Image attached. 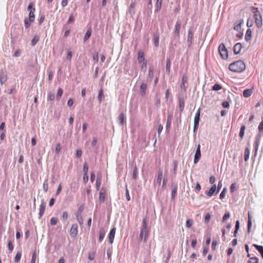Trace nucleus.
<instances>
[{
	"mask_svg": "<svg viewBox=\"0 0 263 263\" xmlns=\"http://www.w3.org/2000/svg\"><path fill=\"white\" fill-rule=\"evenodd\" d=\"M246 69V65L241 60H238L231 63L229 66V69L234 72H241Z\"/></svg>",
	"mask_w": 263,
	"mask_h": 263,
	"instance_id": "f257e3e1",
	"label": "nucleus"
},
{
	"mask_svg": "<svg viewBox=\"0 0 263 263\" xmlns=\"http://www.w3.org/2000/svg\"><path fill=\"white\" fill-rule=\"evenodd\" d=\"M251 10L253 12V18L255 19V25L257 28H260L262 26L261 14L257 8L252 7Z\"/></svg>",
	"mask_w": 263,
	"mask_h": 263,
	"instance_id": "f03ea898",
	"label": "nucleus"
},
{
	"mask_svg": "<svg viewBox=\"0 0 263 263\" xmlns=\"http://www.w3.org/2000/svg\"><path fill=\"white\" fill-rule=\"evenodd\" d=\"M140 231L142 234L144 235L143 241L146 243L148 237L149 229L147 227V221L145 218L143 219L142 226Z\"/></svg>",
	"mask_w": 263,
	"mask_h": 263,
	"instance_id": "7ed1b4c3",
	"label": "nucleus"
},
{
	"mask_svg": "<svg viewBox=\"0 0 263 263\" xmlns=\"http://www.w3.org/2000/svg\"><path fill=\"white\" fill-rule=\"evenodd\" d=\"M218 50L221 57L224 60L227 59L228 58V51L224 44L221 43L219 45Z\"/></svg>",
	"mask_w": 263,
	"mask_h": 263,
	"instance_id": "20e7f679",
	"label": "nucleus"
},
{
	"mask_svg": "<svg viewBox=\"0 0 263 263\" xmlns=\"http://www.w3.org/2000/svg\"><path fill=\"white\" fill-rule=\"evenodd\" d=\"M33 3H30L27 8V9L28 11H29V20H30V22H33L34 21L35 18V15H34V12H35V8H33Z\"/></svg>",
	"mask_w": 263,
	"mask_h": 263,
	"instance_id": "39448f33",
	"label": "nucleus"
},
{
	"mask_svg": "<svg viewBox=\"0 0 263 263\" xmlns=\"http://www.w3.org/2000/svg\"><path fill=\"white\" fill-rule=\"evenodd\" d=\"M181 22L180 21L178 20L175 24V37L178 39H179L180 30L181 28Z\"/></svg>",
	"mask_w": 263,
	"mask_h": 263,
	"instance_id": "423d86ee",
	"label": "nucleus"
},
{
	"mask_svg": "<svg viewBox=\"0 0 263 263\" xmlns=\"http://www.w3.org/2000/svg\"><path fill=\"white\" fill-rule=\"evenodd\" d=\"M200 108L198 109L197 112H196L195 117H194V130L195 131L199 124V121L200 119Z\"/></svg>",
	"mask_w": 263,
	"mask_h": 263,
	"instance_id": "0eeeda50",
	"label": "nucleus"
},
{
	"mask_svg": "<svg viewBox=\"0 0 263 263\" xmlns=\"http://www.w3.org/2000/svg\"><path fill=\"white\" fill-rule=\"evenodd\" d=\"M201 157L200 145L198 144L194 156V163L196 164Z\"/></svg>",
	"mask_w": 263,
	"mask_h": 263,
	"instance_id": "6e6552de",
	"label": "nucleus"
},
{
	"mask_svg": "<svg viewBox=\"0 0 263 263\" xmlns=\"http://www.w3.org/2000/svg\"><path fill=\"white\" fill-rule=\"evenodd\" d=\"M78 225L73 224L72 225L70 230V235L72 237H75L78 234Z\"/></svg>",
	"mask_w": 263,
	"mask_h": 263,
	"instance_id": "1a4fd4ad",
	"label": "nucleus"
},
{
	"mask_svg": "<svg viewBox=\"0 0 263 263\" xmlns=\"http://www.w3.org/2000/svg\"><path fill=\"white\" fill-rule=\"evenodd\" d=\"M115 233H116V228L114 227L111 229V230L109 233V236H108V241L111 244L112 243V242L114 241Z\"/></svg>",
	"mask_w": 263,
	"mask_h": 263,
	"instance_id": "9d476101",
	"label": "nucleus"
},
{
	"mask_svg": "<svg viewBox=\"0 0 263 263\" xmlns=\"http://www.w3.org/2000/svg\"><path fill=\"white\" fill-rule=\"evenodd\" d=\"M241 48H242V45L241 43H238L236 44L233 47L234 54H237L239 53Z\"/></svg>",
	"mask_w": 263,
	"mask_h": 263,
	"instance_id": "9b49d317",
	"label": "nucleus"
},
{
	"mask_svg": "<svg viewBox=\"0 0 263 263\" xmlns=\"http://www.w3.org/2000/svg\"><path fill=\"white\" fill-rule=\"evenodd\" d=\"M7 80V74L3 70L0 73V82L3 85Z\"/></svg>",
	"mask_w": 263,
	"mask_h": 263,
	"instance_id": "f8f14e48",
	"label": "nucleus"
},
{
	"mask_svg": "<svg viewBox=\"0 0 263 263\" xmlns=\"http://www.w3.org/2000/svg\"><path fill=\"white\" fill-rule=\"evenodd\" d=\"M45 208H46V203L44 201H42L40 205V212L39 213L40 217H41L43 215L45 210Z\"/></svg>",
	"mask_w": 263,
	"mask_h": 263,
	"instance_id": "ddd939ff",
	"label": "nucleus"
},
{
	"mask_svg": "<svg viewBox=\"0 0 263 263\" xmlns=\"http://www.w3.org/2000/svg\"><path fill=\"white\" fill-rule=\"evenodd\" d=\"M162 174H163V171L162 169H159L158 172V177L156 180V183L158 184V185H160L161 182L162 180Z\"/></svg>",
	"mask_w": 263,
	"mask_h": 263,
	"instance_id": "4468645a",
	"label": "nucleus"
},
{
	"mask_svg": "<svg viewBox=\"0 0 263 263\" xmlns=\"http://www.w3.org/2000/svg\"><path fill=\"white\" fill-rule=\"evenodd\" d=\"M187 77L185 74H183L182 77V82L180 85V88L181 89H183L184 91L186 90V86L185 85V84L187 82Z\"/></svg>",
	"mask_w": 263,
	"mask_h": 263,
	"instance_id": "2eb2a0df",
	"label": "nucleus"
},
{
	"mask_svg": "<svg viewBox=\"0 0 263 263\" xmlns=\"http://www.w3.org/2000/svg\"><path fill=\"white\" fill-rule=\"evenodd\" d=\"M216 190V184H214L208 191L206 192L205 193L208 196L211 197L214 194V193L215 192Z\"/></svg>",
	"mask_w": 263,
	"mask_h": 263,
	"instance_id": "dca6fc26",
	"label": "nucleus"
},
{
	"mask_svg": "<svg viewBox=\"0 0 263 263\" xmlns=\"http://www.w3.org/2000/svg\"><path fill=\"white\" fill-rule=\"evenodd\" d=\"M147 89V84L145 83H142L140 86V94L141 96H143L145 95L146 92V90Z\"/></svg>",
	"mask_w": 263,
	"mask_h": 263,
	"instance_id": "f3484780",
	"label": "nucleus"
},
{
	"mask_svg": "<svg viewBox=\"0 0 263 263\" xmlns=\"http://www.w3.org/2000/svg\"><path fill=\"white\" fill-rule=\"evenodd\" d=\"M193 38V33L191 29L189 30L187 42L189 45H191Z\"/></svg>",
	"mask_w": 263,
	"mask_h": 263,
	"instance_id": "a211bd4d",
	"label": "nucleus"
},
{
	"mask_svg": "<svg viewBox=\"0 0 263 263\" xmlns=\"http://www.w3.org/2000/svg\"><path fill=\"white\" fill-rule=\"evenodd\" d=\"M154 44L155 47H158L159 45V35L158 33H155L154 34Z\"/></svg>",
	"mask_w": 263,
	"mask_h": 263,
	"instance_id": "6ab92c4d",
	"label": "nucleus"
},
{
	"mask_svg": "<svg viewBox=\"0 0 263 263\" xmlns=\"http://www.w3.org/2000/svg\"><path fill=\"white\" fill-rule=\"evenodd\" d=\"M154 76V68L153 67H150L148 70V75L147 79L149 81L151 82L153 80Z\"/></svg>",
	"mask_w": 263,
	"mask_h": 263,
	"instance_id": "aec40b11",
	"label": "nucleus"
},
{
	"mask_svg": "<svg viewBox=\"0 0 263 263\" xmlns=\"http://www.w3.org/2000/svg\"><path fill=\"white\" fill-rule=\"evenodd\" d=\"M118 120L119 121V124L120 125H122L125 121V117L123 113L120 114L118 117Z\"/></svg>",
	"mask_w": 263,
	"mask_h": 263,
	"instance_id": "412c9836",
	"label": "nucleus"
},
{
	"mask_svg": "<svg viewBox=\"0 0 263 263\" xmlns=\"http://www.w3.org/2000/svg\"><path fill=\"white\" fill-rule=\"evenodd\" d=\"M252 227V216L250 214L248 213V232L250 233L251 231V229Z\"/></svg>",
	"mask_w": 263,
	"mask_h": 263,
	"instance_id": "4be33fe9",
	"label": "nucleus"
},
{
	"mask_svg": "<svg viewBox=\"0 0 263 263\" xmlns=\"http://www.w3.org/2000/svg\"><path fill=\"white\" fill-rule=\"evenodd\" d=\"M179 106L180 111H182L184 107V100L183 98H179Z\"/></svg>",
	"mask_w": 263,
	"mask_h": 263,
	"instance_id": "5701e85b",
	"label": "nucleus"
},
{
	"mask_svg": "<svg viewBox=\"0 0 263 263\" xmlns=\"http://www.w3.org/2000/svg\"><path fill=\"white\" fill-rule=\"evenodd\" d=\"M138 61L140 63L143 62L144 61H146L144 59V53L143 52L140 51H139V52H138Z\"/></svg>",
	"mask_w": 263,
	"mask_h": 263,
	"instance_id": "b1692460",
	"label": "nucleus"
},
{
	"mask_svg": "<svg viewBox=\"0 0 263 263\" xmlns=\"http://www.w3.org/2000/svg\"><path fill=\"white\" fill-rule=\"evenodd\" d=\"M105 198V191L102 189L100 192L99 200L101 202H104Z\"/></svg>",
	"mask_w": 263,
	"mask_h": 263,
	"instance_id": "393cba45",
	"label": "nucleus"
},
{
	"mask_svg": "<svg viewBox=\"0 0 263 263\" xmlns=\"http://www.w3.org/2000/svg\"><path fill=\"white\" fill-rule=\"evenodd\" d=\"M253 246L260 253L262 258H263V247L256 244H253Z\"/></svg>",
	"mask_w": 263,
	"mask_h": 263,
	"instance_id": "a878e982",
	"label": "nucleus"
},
{
	"mask_svg": "<svg viewBox=\"0 0 263 263\" xmlns=\"http://www.w3.org/2000/svg\"><path fill=\"white\" fill-rule=\"evenodd\" d=\"M251 37H252V31H251V29H248L247 30L246 33L245 40L247 41H249L251 40Z\"/></svg>",
	"mask_w": 263,
	"mask_h": 263,
	"instance_id": "bb28decb",
	"label": "nucleus"
},
{
	"mask_svg": "<svg viewBox=\"0 0 263 263\" xmlns=\"http://www.w3.org/2000/svg\"><path fill=\"white\" fill-rule=\"evenodd\" d=\"M252 93V91L251 89H245L243 91V96L244 97L248 98L251 96Z\"/></svg>",
	"mask_w": 263,
	"mask_h": 263,
	"instance_id": "cd10ccee",
	"label": "nucleus"
},
{
	"mask_svg": "<svg viewBox=\"0 0 263 263\" xmlns=\"http://www.w3.org/2000/svg\"><path fill=\"white\" fill-rule=\"evenodd\" d=\"M260 139V136L259 135H258L256 137L255 141V149L256 151H257L258 148Z\"/></svg>",
	"mask_w": 263,
	"mask_h": 263,
	"instance_id": "c85d7f7f",
	"label": "nucleus"
},
{
	"mask_svg": "<svg viewBox=\"0 0 263 263\" xmlns=\"http://www.w3.org/2000/svg\"><path fill=\"white\" fill-rule=\"evenodd\" d=\"M40 40V37L37 35H35L33 37V39L31 41V46H34L36 45V44Z\"/></svg>",
	"mask_w": 263,
	"mask_h": 263,
	"instance_id": "c756f323",
	"label": "nucleus"
},
{
	"mask_svg": "<svg viewBox=\"0 0 263 263\" xmlns=\"http://www.w3.org/2000/svg\"><path fill=\"white\" fill-rule=\"evenodd\" d=\"M105 235V232L103 229H101L99 232V240L100 242H101L104 239Z\"/></svg>",
	"mask_w": 263,
	"mask_h": 263,
	"instance_id": "7c9ffc66",
	"label": "nucleus"
},
{
	"mask_svg": "<svg viewBox=\"0 0 263 263\" xmlns=\"http://www.w3.org/2000/svg\"><path fill=\"white\" fill-rule=\"evenodd\" d=\"M101 184V175H98L96 180V188L97 190H99L100 186Z\"/></svg>",
	"mask_w": 263,
	"mask_h": 263,
	"instance_id": "2f4dec72",
	"label": "nucleus"
},
{
	"mask_svg": "<svg viewBox=\"0 0 263 263\" xmlns=\"http://www.w3.org/2000/svg\"><path fill=\"white\" fill-rule=\"evenodd\" d=\"M172 115H168L167 118V122L166 125V128L168 129L170 128L171 122H172Z\"/></svg>",
	"mask_w": 263,
	"mask_h": 263,
	"instance_id": "473e14b6",
	"label": "nucleus"
},
{
	"mask_svg": "<svg viewBox=\"0 0 263 263\" xmlns=\"http://www.w3.org/2000/svg\"><path fill=\"white\" fill-rule=\"evenodd\" d=\"M91 28H89L87 30L85 35V36L84 37V41H86L89 37L90 36H91Z\"/></svg>",
	"mask_w": 263,
	"mask_h": 263,
	"instance_id": "72a5a7b5",
	"label": "nucleus"
},
{
	"mask_svg": "<svg viewBox=\"0 0 263 263\" xmlns=\"http://www.w3.org/2000/svg\"><path fill=\"white\" fill-rule=\"evenodd\" d=\"M76 217H77V220L78 221L79 224L80 225H82L83 224V218L82 216V214L77 213Z\"/></svg>",
	"mask_w": 263,
	"mask_h": 263,
	"instance_id": "f704fd0d",
	"label": "nucleus"
},
{
	"mask_svg": "<svg viewBox=\"0 0 263 263\" xmlns=\"http://www.w3.org/2000/svg\"><path fill=\"white\" fill-rule=\"evenodd\" d=\"M162 0H157L156 4L155 11H158L160 10Z\"/></svg>",
	"mask_w": 263,
	"mask_h": 263,
	"instance_id": "c9c22d12",
	"label": "nucleus"
},
{
	"mask_svg": "<svg viewBox=\"0 0 263 263\" xmlns=\"http://www.w3.org/2000/svg\"><path fill=\"white\" fill-rule=\"evenodd\" d=\"M245 129H246L245 125H241V126L240 127V129L239 135V136L241 138V139H242L243 137Z\"/></svg>",
	"mask_w": 263,
	"mask_h": 263,
	"instance_id": "e433bc0d",
	"label": "nucleus"
},
{
	"mask_svg": "<svg viewBox=\"0 0 263 263\" xmlns=\"http://www.w3.org/2000/svg\"><path fill=\"white\" fill-rule=\"evenodd\" d=\"M63 93V89L61 88L58 89L56 98L58 100H60Z\"/></svg>",
	"mask_w": 263,
	"mask_h": 263,
	"instance_id": "4c0bfd02",
	"label": "nucleus"
},
{
	"mask_svg": "<svg viewBox=\"0 0 263 263\" xmlns=\"http://www.w3.org/2000/svg\"><path fill=\"white\" fill-rule=\"evenodd\" d=\"M249 155H250V150L248 148H246L245 150V156H244L245 161H247L249 159Z\"/></svg>",
	"mask_w": 263,
	"mask_h": 263,
	"instance_id": "58836bf2",
	"label": "nucleus"
},
{
	"mask_svg": "<svg viewBox=\"0 0 263 263\" xmlns=\"http://www.w3.org/2000/svg\"><path fill=\"white\" fill-rule=\"evenodd\" d=\"M138 176V168L136 165H135L133 173V178L135 180L137 179Z\"/></svg>",
	"mask_w": 263,
	"mask_h": 263,
	"instance_id": "ea45409f",
	"label": "nucleus"
},
{
	"mask_svg": "<svg viewBox=\"0 0 263 263\" xmlns=\"http://www.w3.org/2000/svg\"><path fill=\"white\" fill-rule=\"evenodd\" d=\"M104 96L103 95V90L102 89H101L99 90V95H98V100H99L100 103H101L102 102V101L104 99Z\"/></svg>",
	"mask_w": 263,
	"mask_h": 263,
	"instance_id": "a19ab883",
	"label": "nucleus"
},
{
	"mask_svg": "<svg viewBox=\"0 0 263 263\" xmlns=\"http://www.w3.org/2000/svg\"><path fill=\"white\" fill-rule=\"evenodd\" d=\"M170 68H171V61L169 59H166V71L169 73L170 72Z\"/></svg>",
	"mask_w": 263,
	"mask_h": 263,
	"instance_id": "79ce46f5",
	"label": "nucleus"
},
{
	"mask_svg": "<svg viewBox=\"0 0 263 263\" xmlns=\"http://www.w3.org/2000/svg\"><path fill=\"white\" fill-rule=\"evenodd\" d=\"M61 145L60 143H58L57 145H56V147H55V155H59L61 150Z\"/></svg>",
	"mask_w": 263,
	"mask_h": 263,
	"instance_id": "37998d69",
	"label": "nucleus"
},
{
	"mask_svg": "<svg viewBox=\"0 0 263 263\" xmlns=\"http://www.w3.org/2000/svg\"><path fill=\"white\" fill-rule=\"evenodd\" d=\"M43 190L47 192L48 190V180H45L44 182L43 185Z\"/></svg>",
	"mask_w": 263,
	"mask_h": 263,
	"instance_id": "c03bdc74",
	"label": "nucleus"
},
{
	"mask_svg": "<svg viewBox=\"0 0 263 263\" xmlns=\"http://www.w3.org/2000/svg\"><path fill=\"white\" fill-rule=\"evenodd\" d=\"M21 256H22V253L21 252H18L16 255H15V258H14V261L15 262H18L20 261V260L21 259Z\"/></svg>",
	"mask_w": 263,
	"mask_h": 263,
	"instance_id": "a18cd8bd",
	"label": "nucleus"
},
{
	"mask_svg": "<svg viewBox=\"0 0 263 263\" xmlns=\"http://www.w3.org/2000/svg\"><path fill=\"white\" fill-rule=\"evenodd\" d=\"M227 191V188L224 187L222 191L221 192V193H220V196H219V197L221 199H222L225 197Z\"/></svg>",
	"mask_w": 263,
	"mask_h": 263,
	"instance_id": "49530a36",
	"label": "nucleus"
},
{
	"mask_svg": "<svg viewBox=\"0 0 263 263\" xmlns=\"http://www.w3.org/2000/svg\"><path fill=\"white\" fill-rule=\"evenodd\" d=\"M55 98L54 93L53 92H49L48 96V100L49 101L54 100Z\"/></svg>",
	"mask_w": 263,
	"mask_h": 263,
	"instance_id": "de8ad7c7",
	"label": "nucleus"
},
{
	"mask_svg": "<svg viewBox=\"0 0 263 263\" xmlns=\"http://www.w3.org/2000/svg\"><path fill=\"white\" fill-rule=\"evenodd\" d=\"M96 252L95 251L89 252L88 254V259L90 260H92L95 258Z\"/></svg>",
	"mask_w": 263,
	"mask_h": 263,
	"instance_id": "09e8293b",
	"label": "nucleus"
},
{
	"mask_svg": "<svg viewBox=\"0 0 263 263\" xmlns=\"http://www.w3.org/2000/svg\"><path fill=\"white\" fill-rule=\"evenodd\" d=\"M142 64L141 66V70H143L144 72L146 70L147 68V61H144L143 62H142Z\"/></svg>",
	"mask_w": 263,
	"mask_h": 263,
	"instance_id": "8fccbe9b",
	"label": "nucleus"
},
{
	"mask_svg": "<svg viewBox=\"0 0 263 263\" xmlns=\"http://www.w3.org/2000/svg\"><path fill=\"white\" fill-rule=\"evenodd\" d=\"M193 223V221L191 219H189L186 221V227L187 228H190Z\"/></svg>",
	"mask_w": 263,
	"mask_h": 263,
	"instance_id": "3c124183",
	"label": "nucleus"
},
{
	"mask_svg": "<svg viewBox=\"0 0 263 263\" xmlns=\"http://www.w3.org/2000/svg\"><path fill=\"white\" fill-rule=\"evenodd\" d=\"M249 263H258V259L256 257L250 258L249 261Z\"/></svg>",
	"mask_w": 263,
	"mask_h": 263,
	"instance_id": "603ef678",
	"label": "nucleus"
},
{
	"mask_svg": "<svg viewBox=\"0 0 263 263\" xmlns=\"http://www.w3.org/2000/svg\"><path fill=\"white\" fill-rule=\"evenodd\" d=\"M230 217V214L229 212L225 213L222 217V222L226 221Z\"/></svg>",
	"mask_w": 263,
	"mask_h": 263,
	"instance_id": "864d4df0",
	"label": "nucleus"
},
{
	"mask_svg": "<svg viewBox=\"0 0 263 263\" xmlns=\"http://www.w3.org/2000/svg\"><path fill=\"white\" fill-rule=\"evenodd\" d=\"M36 259V253L35 251H33L32 253V258L31 260V263H35Z\"/></svg>",
	"mask_w": 263,
	"mask_h": 263,
	"instance_id": "5fc2aeb1",
	"label": "nucleus"
},
{
	"mask_svg": "<svg viewBox=\"0 0 263 263\" xmlns=\"http://www.w3.org/2000/svg\"><path fill=\"white\" fill-rule=\"evenodd\" d=\"M31 22H30V20L28 18H26L24 21V24H25V27L26 28H29V27L30 25V23Z\"/></svg>",
	"mask_w": 263,
	"mask_h": 263,
	"instance_id": "6e6d98bb",
	"label": "nucleus"
},
{
	"mask_svg": "<svg viewBox=\"0 0 263 263\" xmlns=\"http://www.w3.org/2000/svg\"><path fill=\"white\" fill-rule=\"evenodd\" d=\"M177 192V187H175L172 190V199H174Z\"/></svg>",
	"mask_w": 263,
	"mask_h": 263,
	"instance_id": "4d7b16f0",
	"label": "nucleus"
},
{
	"mask_svg": "<svg viewBox=\"0 0 263 263\" xmlns=\"http://www.w3.org/2000/svg\"><path fill=\"white\" fill-rule=\"evenodd\" d=\"M221 88V86L218 84H215L213 87V90L216 91L220 90Z\"/></svg>",
	"mask_w": 263,
	"mask_h": 263,
	"instance_id": "13d9d810",
	"label": "nucleus"
},
{
	"mask_svg": "<svg viewBox=\"0 0 263 263\" xmlns=\"http://www.w3.org/2000/svg\"><path fill=\"white\" fill-rule=\"evenodd\" d=\"M58 222V218L56 217H52L50 220V224L51 225H55Z\"/></svg>",
	"mask_w": 263,
	"mask_h": 263,
	"instance_id": "bf43d9fd",
	"label": "nucleus"
},
{
	"mask_svg": "<svg viewBox=\"0 0 263 263\" xmlns=\"http://www.w3.org/2000/svg\"><path fill=\"white\" fill-rule=\"evenodd\" d=\"M211 218V215L209 213L206 214L204 217V221L206 223H208Z\"/></svg>",
	"mask_w": 263,
	"mask_h": 263,
	"instance_id": "052dcab7",
	"label": "nucleus"
},
{
	"mask_svg": "<svg viewBox=\"0 0 263 263\" xmlns=\"http://www.w3.org/2000/svg\"><path fill=\"white\" fill-rule=\"evenodd\" d=\"M88 171V166L86 163H85L83 165V172L84 173L87 174Z\"/></svg>",
	"mask_w": 263,
	"mask_h": 263,
	"instance_id": "680f3d73",
	"label": "nucleus"
},
{
	"mask_svg": "<svg viewBox=\"0 0 263 263\" xmlns=\"http://www.w3.org/2000/svg\"><path fill=\"white\" fill-rule=\"evenodd\" d=\"M83 182L84 183H86L88 181V174L84 173L83 176Z\"/></svg>",
	"mask_w": 263,
	"mask_h": 263,
	"instance_id": "e2e57ef3",
	"label": "nucleus"
},
{
	"mask_svg": "<svg viewBox=\"0 0 263 263\" xmlns=\"http://www.w3.org/2000/svg\"><path fill=\"white\" fill-rule=\"evenodd\" d=\"M8 246V248L10 250V251H12L13 249V246L12 242L11 241V240H9Z\"/></svg>",
	"mask_w": 263,
	"mask_h": 263,
	"instance_id": "0e129e2a",
	"label": "nucleus"
},
{
	"mask_svg": "<svg viewBox=\"0 0 263 263\" xmlns=\"http://www.w3.org/2000/svg\"><path fill=\"white\" fill-rule=\"evenodd\" d=\"M62 219L63 220H66L68 218V214L66 212H64L63 213L62 216Z\"/></svg>",
	"mask_w": 263,
	"mask_h": 263,
	"instance_id": "69168bd1",
	"label": "nucleus"
},
{
	"mask_svg": "<svg viewBox=\"0 0 263 263\" xmlns=\"http://www.w3.org/2000/svg\"><path fill=\"white\" fill-rule=\"evenodd\" d=\"M215 180H216L215 177L213 176H212L210 177V178L209 179V182L210 183L213 184L215 182Z\"/></svg>",
	"mask_w": 263,
	"mask_h": 263,
	"instance_id": "338daca9",
	"label": "nucleus"
},
{
	"mask_svg": "<svg viewBox=\"0 0 263 263\" xmlns=\"http://www.w3.org/2000/svg\"><path fill=\"white\" fill-rule=\"evenodd\" d=\"M258 129L260 132L263 130V121H261L258 125Z\"/></svg>",
	"mask_w": 263,
	"mask_h": 263,
	"instance_id": "774afa93",
	"label": "nucleus"
}]
</instances>
